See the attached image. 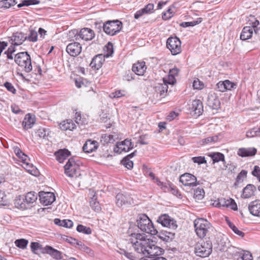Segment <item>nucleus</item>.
Segmentation results:
<instances>
[{"label": "nucleus", "mask_w": 260, "mask_h": 260, "mask_svg": "<svg viewBox=\"0 0 260 260\" xmlns=\"http://www.w3.org/2000/svg\"><path fill=\"white\" fill-rule=\"evenodd\" d=\"M128 233L131 236L130 241L135 250L144 256L140 260H167L160 256L164 252L163 249L146 239L144 234L131 233V229Z\"/></svg>", "instance_id": "obj_1"}, {"label": "nucleus", "mask_w": 260, "mask_h": 260, "mask_svg": "<svg viewBox=\"0 0 260 260\" xmlns=\"http://www.w3.org/2000/svg\"><path fill=\"white\" fill-rule=\"evenodd\" d=\"M194 226L197 235L200 238L213 239L216 231L206 219L199 218L194 221Z\"/></svg>", "instance_id": "obj_2"}, {"label": "nucleus", "mask_w": 260, "mask_h": 260, "mask_svg": "<svg viewBox=\"0 0 260 260\" xmlns=\"http://www.w3.org/2000/svg\"><path fill=\"white\" fill-rule=\"evenodd\" d=\"M137 226L142 231L152 235L157 233L151 220L146 214H141L138 216L137 220Z\"/></svg>", "instance_id": "obj_3"}, {"label": "nucleus", "mask_w": 260, "mask_h": 260, "mask_svg": "<svg viewBox=\"0 0 260 260\" xmlns=\"http://www.w3.org/2000/svg\"><path fill=\"white\" fill-rule=\"evenodd\" d=\"M15 62L26 73H29L32 70L30 56L27 52H22L15 56Z\"/></svg>", "instance_id": "obj_4"}, {"label": "nucleus", "mask_w": 260, "mask_h": 260, "mask_svg": "<svg viewBox=\"0 0 260 260\" xmlns=\"http://www.w3.org/2000/svg\"><path fill=\"white\" fill-rule=\"evenodd\" d=\"M212 239H207L206 241H201L196 244L194 253L197 256L201 257L208 256L212 251Z\"/></svg>", "instance_id": "obj_5"}, {"label": "nucleus", "mask_w": 260, "mask_h": 260, "mask_svg": "<svg viewBox=\"0 0 260 260\" xmlns=\"http://www.w3.org/2000/svg\"><path fill=\"white\" fill-rule=\"evenodd\" d=\"M103 27L106 34L110 36H114L121 30L122 23L118 20H109L103 24Z\"/></svg>", "instance_id": "obj_6"}, {"label": "nucleus", "mask_w": 260, "mask_h": 260, "mask_svg": "<svg viewBox=\"0 0 260 260\" xmlns=\"http://www.w3.org/2000/svg\"><path fill=\"white\" fill-rule=\"evenodd\" d=\"M214 248L217 251H224L228 247V239L226 236L216 232L215 237L212 240Z\"/></svg>", "instance_id": "obj_7"}, {"label": "nucleus", "mask_w": 260, "mask_h": 260, "mask_svg": "<svg viewBox=\"0 0 260 260\" xmlns=\"http://www.w3.org/2000/svg\"><path fill=\"white\" fill-rule=\"evenodd\" d=\"M181 41L176 37H170L167 41V47L173 55L179 54L181 51Z\"/></svg>", "instance_id": "obj_8"}, {"label": "nucleus", "mask_w": 260, "mask_h": 260, "mask_svg": "<svg viewBox=\"0 0 260 260\" xmlns=\"http://www.w3.org/2000/svg\"><path fill=\"white\" fill-rule=\"evenodd\" d=\"M133 147L131 140L126 139L123 141L117 143L116 147L114 148V151L116 153H121L122 152L128 151Z\"/></svg>", "instance_id": "obj_9"}, {"label": "nucleus", "mask_w": 260, "mask_h": 260, "mask_svg": "<svg viewBox=\"0 0 260 260\" xmlns=\"http://www.w3.org/2000/svg\"><path fill=\"white\" fill-rule=\"evenodd\" d=\"M157 221L162 226L168 227L170 229H176L177 228L176 221L171 219L167 214H164L160 216Z\"/></svg>", "instance_id": "obj_10"}, {"label": "nucleus", "mask_w": 260, "mask_h": 260, "mask_svg": "<svg viewBox=\"0 0 260 260\" xmlns=\"http://www.w3.org/2000/svg\"><path fill=\"white\" fill-rule=\"evenodd\" d=\"M39 196L41 203L44 206L51 205L55 200V196L53 192L41 191Z\"/></svg>", "instance_id": "obj_11"}, {"label": "nucleus", "mask_w": 260, "mask_h": 260, "mask_svg": "<svg viewBox=\"0 0 260 260\" xmlns=\"http://www.w3.org/2000/svg\"><path fill=\"white\" fill-rule=\"evenodd\" d=\"M64 168L65 174L67 176L72 177L76 174L78 166L76 164L74 159L71 158L68 160Z\"/></svg>", "instance_id": "obj_12"}, {"label": "nucleus", "mask_w": 260, "mask_h": 260, "mask_svg": "<svg viewBox=\"0 0 260 260\" xmlns=\"http://www.w3.org/2000/svg\"><path fill=\"white\" fill-rule=\"evenodd\" d=\"M116 204L119 207L127 205H131L133 203V199L128 194L118 193L116 196Z\"/></svg>", "instance_id": "obj_13"}, {"label": "nucleus", "mask_w": 260, "mask_h": 260, "mask_svg": "<svg viewBox=\"0 0 260 260\" xmlns=\"http://www.w3.org/2000/svg\"><path fill=\"white\" fill-rule=\"evenodd\" d=\"M179 181L184 186H195L197 185V178L189 173H185L180 176Z\"/></svg>", "instance_id": "obj_14"}, {"label": "nucleus", "mask_w": 260, "mask_h": 260, "mask_svg": "<svg viewBox=\"0 0 260 260\" xmlns=\"http://www.w3.org/2000/svg\"><path fill=\"white\" fill-rule=\"evenodd\" d=\"M66 51L70 56L75 57L81 53L82 47L78 42L71 43L67 46Z\"/></svg>", "instance_id": "obj_15"}, {"label": "nucleus", "mask_w": 260, "mask_h": 260, "mask_svg": "<svg viewBox=\"0 0 260 260\" xmlns=\"http://www.w3.org/2000/svg\"><path fill=\"white\" fill-rule=\"evenodd\" d=\"M207 104L213 109H218L220 107V102L215 93L211 92L208 94Z\"/></svg>", "instance_id": "obj_16"}, {"label": "nucleus", "mask_w": 260, "mask_h": 260, "mask_svg": "<svg viewBox=\"0 0 260 260\" xmlns=\"http://www.w3.org/2000/svg\"><path fill=\"white\" fill-rule=\"evenodd\" d=\"M79 37L81 39L85 41L91 40L94 37V32L93 30L89 28H82L77 37ZM78 38H76L77 40Z\"/></svg>", "instance_id": "obj_17"}, {"label": "nucleus", "mask_w": 260, "mask_h": 260, "mask_svg": "<svg viewBox=\"0 0 260 260\" xmlns=\"http://www.w3.org/2000/svg\"><path fill=\"white\" fill-rule=\"evenodd\" d=\"M256 191V187L251 184H247L243 189L241 198L243 199H249L254 196Z\"/></svg>", "instance_id": "obj_18"}, {"label": "nucleus", "mask_w": 260, "mask_h": 260, "mask_svg": "<svg viewBox=\"0 0 260 260\" xmlns=\"http://www.w3.org/2000/svg\"><path fill=\"white\" fill-rule=\"evenodd\" d=\"M189 109L194 112V114L199 116L203 111V103L200 100H194L192 101Z\"/></svg>", "instance_id": "obj_19"}, {"label": "nucleus", "mask_w": 260, "mask_h": 260, "mask_svg": "<svg viewBox=\"0 0 260 260\" xmlns=\"http://www.w3.org/2000/svg\"><path fill=\"white\" fill-rule=\"evenodd\" d=\"M248 210L253 216H260V200L251 202L248 205Z\"/></svg>", "instance_id": "obj_20"}, {"label": "nucleus", "mask_w": 260, "mask_h": 260, "mask_svg": "<svg viewBox=\"0 0 260 260\" xmlns=\"http://www.w3.org/2000/svg\"><path fill=\"white\" fill-rule=\"evenodd\" d=\"M105 56L102 54H98L95 56L90 62V66L92 68L98 70L102 66L105 61Z\"/></svg>", "instance_id": "obj_21"}, {"label": "nucleus", "mask_w": 260, "mask_h": 260, "mask_svg": "<svg viewBox=\"0 0 260 260\" xmlns=\"http://www.w3.org/2000/svg\"><path fill=\"white\" fill-rule=\"evenodd\" d=\"M256 152V149L253 147L241 148L238 149L237 153L241 157H248L254 155Z\"/></svg>", "instance_id": "obj_22"}, {"label": "nucleus", "mask_w": 260, "mask_h": 260, "mask_svg": "<svg viewBox=\"0 0 260 260\" xmlns=\"http://www.w3.org/2000/svg\"><path fill=\"white\" fill-rule=\"evenodd\" d=\"M97 141L94 140H88L83 146V150L86 153H90L98 148Z\"/></svg>", "instance_id": "obj_23"}, {"label": "nucleus", "mask_w": 260, "mask_h": 260, "mask_svg": "<svg viewBox=\"0 0 260 260\" xmlns=\"http://www.w3.org/2000/svg\"><path fill=\"white\" fill-rule=\"evenodd\" d=\"M43 252L49 254L56 259L62 258L61 252L49 246H46L44 247Z\"/></svg>", "instance_id": "obj_24"}, {"label": "nucleus", "mask_w": 260, "mask_h": 260, "mask_svg": "<svg viewBox=\"0 0 260 260\" xmlns=\"http://www.w3.org/2000/svg\"><path fill=\"white\" fill-rule=\"evenodd\" d=\"M219 205L221 207H228L234 210H237V206L235 201L231 198L226 199L224 198L220 199V203Z\"/></svg>", "instance_id": "obj_25"}, {"label": "nucleus", "mask_w": 260, "mask_h": 260, "mask_svg": "<svg viewBox=\"0 0 260 260\" xmlns=\"http://www.w3.org/2000/svg\"><path fill=\"white\" fill-rule=\"evenodd\" d=\"M26 40H27V36L21 32L13 34L12 38V40L14 42L13 44L16 46L22 44Z\"/></svg>", "instance_id": "obj_26"}, {"label": "nucleus", "mask_w": 260, "mask_h": 260, "mask_svg": "<svg viewBox=\"0 0 260 260\" xmlns=\"http://www.w3.org/2000/svg\"><path fill=\"white\" fill-rule=\"evenodd\" d=\"M146 70L145 62H138L133 64L132 67V71L136 75H143L144 72Z\"/></svg>", "instance_id": "obj_27"}, {"label": "nucleus", "mask_w": 260, "mask_h": 260, "mask_svg": "<svg viewBox=\"0 0 260 260\" xmlns=\"http://www.w3.org/2000/svg\"><path fill=\"white\" fill-rule=\"evenodd\" d=\"M35 118L32 117L30 114H27L25 116V117L22 122V125L25 130H27L31 128L33 125L35 124Z\"/></svg>", "instance_id": "obj_28"}, {"label": "nucleus", "mask_w": 260, "mask_h": 260, "mask_svg": "<svg viewBox=\"0 0 260 260\" xmlns=\"http://www.w3.org/2000/svg\"><path fill=\"white\" fill-rule=\"evenodd\" d=\"M57 160L60 162H63L69 155H70V152L66 149H61L55 153Z\"/></svg>", "instance_id": "obj_29"}, {"label": "nucleus", "mask_w": 260, "mask_h": 260, "mask_svg": "<svg viewBox=\"0 0 260 260\" xmlns=\"http://www.w3.org/2000/svg\"><path fill=\"white\" fill-rule=\"evenodd\" d=\"M60 127L63 131H73L76 127L75 123L71 119H67L60 123Z\"/></svg>", "instance_id": "obj_30"}, {"label": "nucleus", "mask_w": 260, "mask_h": 260, "mask_svg": "<svg viewBox=\"0 0 260 260\" xmlns=\"http://www.w3.org/2000/svg\"><path fill=\"white\" fill-rule=\"evenodd\" d=\"M168 89V85L164 82H163V83L158 84L155 87L156 92L159 94L160 96L162 98L166 96Z\"/></svg>", "instance_id": "obj_31"}, {"label": "nucleus", "mask_w": 260, "mask_h": 260, "mask_svg": "<svg viewBox=\"0 0 260 260\" xmlns=\"http://www.w3.org/2000/svg\"><path fill=\"white\" fill-rule=\"evenodd\" d=\"M253 29L250 26H245L240 35V39L242 40H246L252 37Z\"/></svg>", "instance_id": "obj_32"}, {"label": "nucleus", "mask_w": 260, "mask_h": 260, "mask_svg": "<svg viewBox=\"0 0 260 260\" xmlns=\"http://www.w3.org/2000/svg\"><path fill=\"white\" fill-rule=\"evenodd\" d=\"M248 24L254 30L255 34H257L258 32L259 28L257 27L259 24V22L253 16H250L248 21Z\"/></svg>", "instance_id": "obj_33"}, {"label": "nucleus", "mask_w": 260, "mask_h": 260, "mask_svg": "<svg viewBox=\"0 0 260 260\" xmlns=\"http://www.w3.org/2000/svg\"><path fill=\"white\" fill-rule=\"evenodd\" d=\"M54 222L55 224L63 226L67 228H71L73 225V222L70 220H60L58 218H55L54 220Z\"/></svg>", "instance_id": "obj_34"}, {"label": "nucleus", "mask_w": 260, "mask_h": 260, "mask_svg": "<svg viewBox=\"0 0 260 260\" xmlns=\"http://www.w3.org/2000/svg\"><path fill=\"white\" fill-rule=\"evenodd\" d=\"M115 141L114 136L110 134H103L101 138V142L103 145L110 143H113Z\"/></svg>", "instance_id": "obj_35"}, {"label": "nucleus", "mask_w": 260, "mask_h": 260, "mask_svg": "<svg viewBox=\"0 0 260 260\" xmlns=\"http://www.w3.org/2000/svg\"><path fill=\"white\" fill-rule=\"evenodd\" d=\"M156 235H157V237L159 239L166 242H168L171 239H172V237L173 236V234L172 233L166 231L159 232L157 231V233Z\"/></svg>", "instance_id": "obj_36"}, {"label": "nucleus", "mask_w": 260, "mask_h": 260, "mask_svg": "<svg viewBox=\"0 0 260 260\" xmlns=\"http://www.w3.org/2000/svg\"><path fill=\"white\" fill-rule=\"evenodd\" d=\"M210 156L211 157L213 163L218 162L219 161L224 162V155L220 152H214L210 154Z\"/></svg>", "instance_id": "obj_37"}, {"label": "nucleus", "mask_w": 260, "mask_h": 260, "mask_svg": "<svg viewBox=\"0 0 260 260\" xmlns=\"http://www.w3.org/2000/svg\"><path fill=\"white\" fill-rule=\"evenodd\" d=\"M16 246L21 249H25L28 244V241L25 239H17L14 242Z\"/></svg>", "instance_id": "obj_38"}, {"label": "nucleus", "mask_w": 260, "mask_h": 260, "mask_svg": "<svg viewBox=\"0 0 260 260\" xmlns=\"http://www.w3.org/2000/svg\"><path fill=\"white\" fill-rule=\"evenodd\" d=\"M24 165H25V167H24V169L30 174L34 176L38 175L39 171L38 169L32 164H30L27 162Z\"/></svg>", "instance_id": "obj_39"}, {"label": "nucleus", "mask_w": 260, "mask_h": 260, "mask_svg": "<svg viewBox=\"0 0 260 260\" xmlns=\"http://www.w3.org/2000/svg\"><path fill=\"white\" fill-rule=\"evenodd\" d=\"M37 199V195L34 192H28L25 197V202L27 204L34 203Z\"/></svg>", "instance_id": "obj_40"}, {"label": "nucleus", "mask_w": 260, "mask_h": 260, "mask_svg": "<svg viewBox=\"0 0 260 260\" xmlns=\"http://www.w3.org/2000/svg\"><path fill=\"white\" fill-rule=\"evenodd\" d=\"M104 51H105V54H103V55L105 56V57H109L111 56L113 53V46L112 43L110 42H108L105 47Z\"/></svg>", "instance_id": "obj_41"}, {"label": "nucleus", "mask_w": 260, "mask_h": 260, "mask_svg": "<svg viewBox=\"0 0 260 260\" xmlns=\"http://www.w3.org/2000/svg\"><path fill=\"white\" fill-rule=\"evenodd\" d=\"M247 172L246 170H242L238 175L235 185H237L239 183L242 182L246 178Z\"/></svg>", "instance_id": "obj_42"}, {"label": "nucleus", "mask_w": 260, "mask_h": 260, "mask_svg": "<svg viewBox=\"0 0 260 260\" xmlns=\"http://www.w3.org/2000/svg\"><path fill=\"white\" fill-rule=\"evenodd\" d=\"M16 4L15 0H3L0 2V7L4 8H9Z\"/></svg>", "instance_id": "obj_43"}, {"label": "nucleus", "mask_w": 260, "mask_h": 260, "mask_svg": "<svg viewBox=\"0 0 260 260\" xmlns=\"http://www.w3.org/2000/svg\"><path fill=\"white\" fill-rule=\"evenodd\" d=\"M202 21V18H198L196 21L191 22H184L181 23L180 25L183 27H186L188 26H193L197 24L200 23Z\"/></svg>", "instance_id": "obj_44"}, {"label": "nucleus", "mask_w": 260, "mask_h": 260, "mask_svg": "<svg viewBox=\"0 0 260 260\" xmlns=\"http://www.w3.org/2000/svg\"><path fill=\"white\" fill-rule=\"evenodd\" d=\"M30 248L32 252L35 254L37 253L38 250H40L43 252L44 250L42 246L38 242H31L30 244Z\"/></svg>", "instance_id": "obj_45"}, {"label": "nucleus", "mask_w": 260, "mask_h": 260, "mask_svg": "<svg viewBox=\"0 0 260 260\" xmlns=\"http://www.w3.org/2000/svg\"><path fill=\"white\" fill-rule=\"evenodd\" d=\"M40 1L38 0H24L21 3L17 5L18 8H21L23 6H28L32 5H36L39 4Z\"/></svg>", "instance_id": "obj_46"}, {"label": "nucleus", "mask_w": 260, "mask_h": 260, "mask_svg": "<svg viewBox=\"0 0 260 260\" xmlns=\"http://www.w3.org/2000/svg\"><path fill=\"white\" fill-rule=\"evenodd\" d=\"M219 137L218 136L215 135L211 137H209L203 139L202 140L201 142H202V144H208L210 143H215L218 141Z\"/></svg>", "instance_id": "obj_47"}, {"label": "nucleus", "mask_w": 260, "mask_h": 260, "mask_svg": "<svg viewBox=\"0 0 260 260\" xmlns=\"http://www.w3.org/2000/svg\"><path fill=\"white\" fill-rule=\"evenodd\" d=\"M205 196V192L203 188L198 187L194 191V198L197 200H202Z\"/></svg>", "instance_id": "obj_48"}, {"label": "nucleus", "mask_w": 260, "mask_h": 260, "mask_svg": "<svg viewBox=\"0 0 260 260\" xmlns=\"http://www.w3.org/2000/svg\"><path fill=\"white\" fill-rule=\"evenodd\" d=\"M73 241L76 242V245L78 246V248L88 253L90 252V249L88 247L85 246L82 242L77 240L75 239L71 238Z\"/></svg>", "instance_id": "obj_49"}, {"label": "nucleus", "mask_w": 260, "mask_h": 260, "mask_svg": "<svg viewBox=\"0 0 260 260\" xmlns=\"http://www.w3.org/2000/svg\"><path fill=\"white\" fill-rule=\"evenodd\" d=\"M77 231L80 233H83L86 234H90L91 230L90 228L86 227L82 224H79L77 227Z\"/></svg>", "instance_id": "obj_50"}, {"label": "nucleus", "mask_w": 260, "mask_h": 260, "mask_svg": "<svg viewBox=\"0 0 260 260\" xmlns=\"http://www.w3.org/2000/svg\"><path fill=\"white\" fill-rule=\"evenodd\" d=\"M121 163L127 169H131L133 167V162L128 157H124L121 161Z\"/></svg>", "instance_id": "obj_51"}, {"label": "nucleus", "mask_w": 260, "mask_h": 260, "mask_svg": "<svg viewBox=\"0 0 260 260\" xmlns=\"http://www.w3.org/2000/svg\"><path fill=\"white\" fill-rule=\"evenodd\" d=\"M126 91L124 90H117L114 92L111 93L109 96L111 98H119L125 95Z\"/></svg>", "instance_id": "obj_52"}, {"label": "nucleus", "mask_w": 260, "mask_h": 260, "mask_svg": "<svg viewBox=\"0 0 260 260\" xmlns=\"http://www.w3.org/2000/svg\"><path fill=\"white\" fill-rule=\"evenodd\" d=\"M176 80L175 77L169 74L167 77L163 78V82L167 84V85H168V84L173 85L176 83Z\"/></svg>", "instance_id": "obj_53"}, {"label": "nucleus", "mask_w": 260, "mask_h": 260, "mask_svg": "<svg viewBox=\"0 0 260 260\" xmlns=\"http://www.w3.org/2000/svg\"><path fill=\"white\" fill-rule=\"evenodd\" d=\"M96 199L94 198V196L91 199L90 201V205L91 208L96 211L100 210L101 207L100 204L98 202H96Z\"/></svg>", "instance_id": "obj_54"}, {"label": "nucleus", "mask_w": 260, "mask_h": 260, "mask_svg": "<svg viewBox=\"0 0 260 260\" xmlns=\"http://www.w3.org/2000/svg\"><path fill=\"white\" fill-rule=\"evenodd\" d=\"M48 134V132L44 128H39L35 132L36 135L41 138H45Z\"/></svg>", "instance_id": "obj_55"}, {"label": "nucleus", "mask_w": 260, "mask_h": 260, "mask_svg": "<svg viewBox=\"0 0 260 260\" xmlns=\"http://www.w3.org/2000/svg\"><path fill=\"white\" fill-rule=\"evenodd\" d=\"M226 86L225 80L219 81L216 84V88L219 91L224 92L227 90V86Z\"/></svg>", "instance_id": "obj_56"}, {"label": "nucleus", "mask_w": 260, "mask_h": 260, "mask_svg": "<svg viewBox=\"0 0 260 260\" xmlns=\"http://www.w3.org/2000/svg\"><path fill=\"white\" fill-rule=\"evenodd\" d=\"M38 32L34 30H30V34L27 36V40L31 42H36L37 41Z\"/></svg>", "instance_id": "obj_57"}, {"label": "nucleus", "mask_w": 260, "mask_h": 260, "mask_svg": "<svg viewBox=\"0 0 260 260\" xmlns=\"http://www.w3.org/2000/svg\"><path fill=\"white\" fill-rule=\"evenodd\" d=\"M75 121L78 125H83L85 124L86 119L85 118H82L81 114L80 113L76 112L75 116Z\"/></svg>", "instance_id": "obj_58"}, {"label": "nucleus", "mask_w": 260, "mask_h": 260, "mask_svg": "<svg viewBox=\"0 0 260 260\" xmlns=\"http://www.w3.org/2000/svg\"><path fill=\"white\" fill-rule=\"evenodd\" d=\"M239 256L242 260H252L251 254L248 251H242Z\"/></svg>", "instance_id": "obj_59"}, {"label": "nucleus", "mask_w": 260, "mask_h": 260, "mask_svg": "<svg viewBox=\"0 0 260 260\" xmlns=\"http://www.w3.org/2000/svg\"><path fill=\"white\" fill-rule=\"evenodd\" d=\"M154 9V5L153 4H148L142 9L144 14H149L153 12Z\"/></svg>", "instance_id": "obj_60"}, {"label": "nucleus", "mask_w": 260, "mask_h": 260, "mask_svg": "<svg viewBox=\"0 0 260 260\" xmlns=\"http://www.w3.org/2000/svg\"><path fill=\"white\" fill-rule=\"evenodd\" d=\"M191 159L194 163H197L198 165L206 163V160L204 156L193 157Z\"/></svg>", "instance_id": "obj_61"}, {"label": "nucleus", "mask_w": 260, "mask_h": 260, "mask_svg": "<svg viewBox=\"0 0 260 260\" xmlns=\"http://www.w3.org/2000/svg\"><path fill=\"white\" fill-rule=\"evenodd\" d=\"M173 16L172 9L169 8L166 12H164L162 14V18L165 20H169Z\"/></svg>", "instance_id": "obj_62"}, {"label": "nucleus", "mask_w": 260, "mask_h": 260, "mask_svg": "<svg viewBox=\"0 0 260 260\" xmlns=\"http://www.w3.org/2000/svg\"><path fill=\"white\" fill-rule=\"evenodd\" d=\"M259 135L257 129L256 128H252L246 133V136L248 138H252Z\"/></svg>", "instance_id": "obj_63"}, {"label": "nucleus", "mask_w": 260, "mask_h": 260, "mask_svg": "<svg viewBox=\"0 0 260 260\" xmlns=\"http://www.w3.org/2000/svg\"><path fill=\"white\" fill-rule=\"evenodd\" d=\"M252 174L253 176L257 177L259 181H260V168L258 166H254V169L252 171Z\"/></svg>", "instance_id": "obj_64"}]
</instances>
